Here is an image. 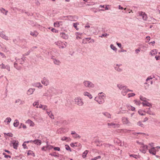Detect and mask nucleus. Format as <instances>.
<instances>
[{
    "label": "nucleus",
    "instance_id": "8fccbe9b",
    "mask_svg": "<svg viewBox=\"0 0 160 160\" xmlns=\"http://www.w3.org/2000/svg\"><path fill=\"white\" fill-rule=\"evenodd\" d=\"M3 155H4V157L6 158H11V157L10 155H7L6 153L5 152H3Z\"/></svg>",
    "mask_w": 160,
    "mask_h": 160
},
{
    "label": "nucleus",
    "instance_id": "f03ea898",
    "mask_svg": "<svg viewBox=\"0 0 160 160\" xmlns=\"http://www.w3.org/2000/svg\"><path fill=\"white\" fill-rule=\"evenodd\" d=\"M75 101L76 103L79 106H82L83 104V102L80 98H76L75 99Z\"/></svg>",
    "mask_w": 160,
    "mask_h": 160
},
{
    "label": "nucleus",
    "instance_id": "de8ad7c7",
    "mask_svg": "<svg viewBox=\"0 0 160 160\" xmlns=\"http://www.w3.org/2000/svg\"><path fill=\"white\" fill-rule=\"evenodd\" d=\"M135 95V93H129L128 94V98H130L132 97H133Z\"/></svg>",
    "mask_w": 160,
    "mask_h": 160
},
{
    "label": "nucleus",
    "instance_id": "a878e982",
    "mask_svg": "<svg viewBox=\"0 0 160 160\" xmlns=\"http://www.w3.org/2000/svg\"><path fill=\"white\" fill-rule=\"evenodd\" d=\"M152 56H153L157 53V49H154L151 51L150 52Z\"/></svg>",
    "mask_w": 160,
    "mask_h": 160
},
{
    "label": "nucleus",
    "instance_id": "72a5a7b5",
    "mask_svg": "<svg viewBox=\"0 0 160 160\" xmlns=\"http://www.w3.org/2000/svg\"><path fill=\"white\" fill-rule=\"evenodd\" d=\"M142 18L145 21H146L147 19V15L145 13L143 14V15L142 17Z\"/></svg>",
    "mask_w": 160,
    "mask_h": 160
},
{
    "label": "nucleus",
    "instance_id": "a211bd4d",
    "mask_svg": "<svg viewBox=\"0 0 160 160\" xmlns=\"http://www.w3.org/2000/svg\"><path fill=\"white\" fill-rule=\"evenodd\" d=\"M117 87L120 90H121V89H122V90H124V89H125L127 88V87H126V86H123L122 85L120 84H118L117 85Z\"/></svg>",
    "mask_w": 160,
    "mask_h": 160
},
{
    "label": "nucleus",
    "instance_id": "e2e57ef3",
    "mask_svg": "<svg viewBox=\"0 0 160 160\" xmlns=\"http://www.w3.org/2000/svg\"><path fill=\"white\" fill-rule=\"evenodd\" d=\"M54 150L55 151H60V148L58 147H55L53 148Z\"/></svg>",
    "mask_w": 160,
    "mask_h": 160
},
{
    "label": "nucleus",
    "instance_id": "680f3d73",
    "mask_svg": "<svg viewBox=\"0 0 160 160\" xmlns=\"http://www.w3.org/2000/svg\"><path fill=\"white\" fill-rule=\"evenodd\" d=\"M144 134L145 135V133H142V132H135L134 133V135H137V134Z\"/></svg>",
    "mask_w": 160,
    "mask_h": 160
},
{
    "label": "nucleus",
    "instance_id": "5701e85b",
    "mask_svg": "<svg viewBox=\"0 0 160 160\" xmlns=\"http://www.w3.org/2000/svg\"><path fill=\"white\" fill-rule=\"evenodd\" d=\"M62 22H56L54 23V26L55 27H59L60 26V24Z\"/></svg>",
    "mask_w": 160,
    "mask_h": 160
},
{
    "label": "nucleus",
    "instance_id": "f8f14e48",
    "mask_svg": "<svg viewBox=\"0 0 160 160\" xmlns=\"http://www.w3.org/2000/svg\"><path fill=\"white\" fill-rule=\"evenodd\" d=\"M33 142L38 145H40L41 144V141L38 139H36L33 141Z\"/></svg>",
    "mask_w": 160,
    "mask_h": 160
},
{
    "label": "nucleus",
    "instance_id": "09e8293b",
    "mask_svg": "<svg viewBox=\"0 0 160 160\" xmlns=\"http://www.w3.org/2000/svg\"><path fill=\"white\" fill-rule=\"evenodd\" d=\"M22 127L24 129H25L26 128V125H24V124H23L22 123H21V125L20 126L19 128H22Z\"/></svg>",
    "mask_w": 160,
    "mask_h": 160
},
{
    "label": "nucleus",
    "instance_id": "aec40b11",
    "mask_svg": "<svg viewBox=\"0 0 160 160\" xmlns=\"http://www.w3.org/2000/svg\"><path fill=\"white\" fill-rule=\"evenodd\" d=\"M0 11L3 14H5V15H7V13L8 12V11L6 10L4 8H0Z\"/></svg>",
    "mask_w": 160,
    "mask_h": 160
},
{
    "label": "nucleus",
    "instance_id": "0e129e2a",
    "mask_svg": "<svg viewBox=\"0 0 160 160\" xmlns=\"http://www.w3.org/2000/svg\"><path fill=\"white\" fill-rule=\"evenodd\" d=\"M102 94V95H101V96H99V97H101L102 98L103 97H105L106 96L105 94L104 93H103L102 92L99 93V94Z\"/></svg>",
    "mask_w": 160,
    "mask_h": 160
},
{
    "label": "nucleus",
    "instance_id": "6e6552de",
    "mask_svg": "<svg viewBox=\"0 0 160 160\" xmlns=\"http://www.w3.org/2000/svg\"><path fill=\"white\" fill-rule=\"evenodd\" d=\"M60 36L62 38L65 39H67L68 37V35L64 32L60 33Z\"/></svg>",
    "mask_w": 160,
    "mask_h": 160
},
{
    "label": "nucleus",
    "instance_id": "ea45409f",
    "mask_svg": "<svg viewBox=\"0 0 160 160\" xmlns=\"http://www.w3.org/2000/svg\"><path fill=\"white\" fill-rule=\"evenodd\" d=\"M110 48L113 50L116 51L117 50V48L113 44H111L110 45Z\"/></svg>",
    "mask_w": 160,
    "mask_h": 160
},
{
    "label": "nucleus",
    "instance_id": "774afa93",
    "mask_svg": "<svg viewBox=\"0 0 160 160\" xmlns=\"http://www.w3.org/2000/svg\"><path fill=\"white\" fill-rule=\"evenodd\" d=\"M9 72L10 71V67L9 65H6V68Z\"/></svg>",
    "mask_w": 160,
    "mask_h": 160
},
{
    "label": "nucleus",
    "instance_id": "a18cd8bd",
    "mask_svg": "<svg viewBox=\"0 0 160 160\" xmlns=\"http://www.w3.org/2000/svg\"><path fill=\"white\" fill-rule=\"evenodd\" d=\"M4 134L5 135H6L7 136L10 137H12L13 136V134L11 132L4 133Z\"/></svg>",
    "mask_w": 160,
    "mask_h": 160
},
{
    "label": "nucleus",
    "instance_id": "37998d69",
    "mask_svg": "<svg viewBox=\"0 0 160 160\" xmlns=\"http://www.w3.org/2000/svg\"><path fill=\"white\" fill-rule=\"evenodd\" d=\"M77 143L75 142V143H71L70 144V146L72 147H77Z\"/></svg>",
    "mask_w": 160,
    "mask_h": 160
},
{
    "label": "nucleus",
    "instance_id": "b1692460",
    "mask_svg": "<svg viewBox=\"0 0 160 160\" xmlns=\"http://www.w3.org/2000/svg\"><path fill=\"white\" fill-rule=\"evenodd\" d=\"M53 60L54 63L55 64L58 65H59L61 63V62L59 60L54 59H53Z\"/></svg>",
    "mask_w": 160,
    "mask_h": 160
},
{
    "label": "nucleus",
    "instance_id": "5fc2aeb1",
    "mask_svg": "<svg viewBox=\"0 0 160 160\" xmlns=\"http://www.w3.org/2000/svg\"><path fill=\"white\" fill-rule=\"evenodd\" d=\"M101 156H98L95 158H92V160H97L98 159L100 158Z\"/></svg>",
    "mask_w": 160,
    "mask_h": 160
},
{
    "label": "nucleus",
    "instance_id": "a19ab883",
    "mask_svg": "<svg viewBox=\"0 0 160 160\" xmlns=\"http://www.w3.org/2000/svg\"><path fill=\"white\" fill-rule=\"evenodd\" d=\"M140 98L141 100L143 101L144 102H146V100L147 99L146 98L143 97L142 96H140Z\"/></svg>",
    "mask_w": 160,
    "mask_h": 160
},
{
    "label": "nucleus",
    "instance_id": "20e7f679",
    "mask_svg": "<svg viewBox=\"0 0 160 160\" xmlns=\"http://www.w3.org/2000/svg\"><path fill=\"white\" fill-rule=\"evenodd\" d=\"M142 145L143 146L141 147L142 148V149L140 150V151H142V153H145L148 150V146L147 145H144L143 143L142 144Z\"/></svg>",
    "mask_w": 160,
    "mask_h": 160
},
{
    "label": "nucleus",
    "instance_id": "2f4dec72",
    "mask_svg": "<svg viewBox=\"0 0 160 160\" xmlns=\"http://www.w3.org/2000/svg\"><path fill=\"white\" fill-rule=\"evenodd\" d=\"M30 34L34 36V37H36L38 35V33L37 32H30Z\"/></svg>",
    "mask_w": 160,
    "mask_h": 160
},
{
    "label": "nucleus",
    "instance_id": "423d86ee",
    "mask_svg": "<svg viewBox=\"0 0 160 160\" xmlns=\"http://www.w3.org/2000/svg\"><path fill=\"white\" fill-rule=\"evenodd\" d=\"M13 148L15 149H17V147L18 145V141L13 140L12 142Z\"/></svg>",
    "mask_w": 160,
    "mask_h": 160
},
{
    "label": "nucleus",
    "instance_id": "bb28decb",
    "mask_svg": "<svg viewBox=\"0 0 160 160\" xmlns=\"http://www.w3.org/2000/svg\"><path fill=\"white\" fill-rule=\"evenodd\" d=\"M51 111H50L49 112L48 111H47V113L48 114V115L49 116V117L51 118H54L53 115L52 114V113H51Z\"/></svg>",
    "mask_w": 160,
    "mask_h": 160
},
{
    "label": "nucleus",
    "instance_id": "7c9ffc66",
    "mask_svg": "<svg viewBox=\"0 0 160 160\" xmlns=\"http://www.w3.org/2000/svg\"><path fill=\"white\" fill-rule=\"evenodd\" d=\"M88 150H85L82 154V157L83 158H85L86 157V155L88 154Z\"/></svg>",
    "mask_w": 160,
    "mask_h": 160
},
{
    "label": "nucleus",
    "instance_id": "c85d7f7f",
    "mask_svg": "<svg viewBox=\"0 0 160 160\" xmlns=\"http://www.w3.org/2000/svg\"><path fill=\"white\" fill-rule=\"evenodd\" d=\"M56 153V152H54L52 153H49V155H51L52 156H53L55 157H59V154H55Z\"/></svg>",
    "mask_w": 160,
    "mask_h": 160
},
{
    "label": "nucleus",
    "instance_id": "9b49d317",
    "mask_svg": "<svg viewBox=\"0 0 160 160\" xmlns=\"http://www.w3.org/2000/svg\"><path fill=\"white\" fill-rule=\"evenodd\" d=\"M35 90L34 88H30L27 91V94L28 95H30L33 93Z\"/></svg>",
    "mask_w": 160,
    "mask_h": 160
},
{
    "label": "nucleus",
    "instance_id": "3c124183",
    "mask_svg": "<svg viewBox=\"0 0 160 160\" xmlns=\"http://www.w3.org/2000/svg\"><path fill=\"white\" fill-rule=\"evenodd\" d=\"M113 127L114 128H118L120 127V125L118 124H115L114 123V125L113 126Z\"/></svg>",
    "mask_w": 160,
    "mask_h": 160
},
{
    "label": "nucleus",
    "instance_id": "052dcab7",
    "mask_svg": "<svg viewBox=\"0 0 160 160\" xmlns=\"http://www.w3.org/2000/svg\"><path fill=\"white\" fill-rule=\"evenodd\" d=\"M31 52L29 50L28 52H27L26 53H25L24 54H23L22 55L23 56H28L29 55V53Z\"/></svg>",
    "mask_w": 160,
    "mask_h": 160
},
{
    "label": "nucleus",
    "instance_id": "338daca9",
    "mask_svg": "<svg viewBox=\"0 0 160 160\" xmlns=\"http://www.w3.org/2000/svg\"><path fill=\"white\" fill-rule=\"evenodd\" d=\"M22 145L23 147L24 148V149H28V147L26 146V143L23 142Z\"/></svg>",
    "mask_w": 160,
    "mask_h": 160
},
{
    "label": "nucleus",
    "instance_id": "0eeeda50",
    "mask_svg": "<svg viewBox=\"0 0 160 160\" xmlns=\"http://www.w3.org/2000/svg\"><path fill=\"white\" fill-rule=\"evenodd\" d=\"M122 120L123 121V123L124 124H128V125H129L130 124V122L128 120V118H127L123 117L122 118Z\"/></svg>",
    "mask_w": 160,
    "mask_h": 160
},
{
    "label": "nucleus",
    "instance_id": "cd10ccee",
    "mask_svg": "<svg viewBox=\"0 0 160 160\" xmlns=\"http://www.w3.org/2000/svg\"><path fill=\"white\" fill-rule=\"evenodd\" d=\"M115 69L118 72H121L122 71V69L119 67L114 66Z\"/></svg>",
    "mask_w": 160,
    "mask_h": 160
},
{
    "label": "nucleus",
    "instance_id": "6ab92c4d",
    "mask_svg": "<svg viewBox=\"0 0 160 160\" xmlns=\"http://www.w3.org/2000/svg\"><path fill=\"white\" fill-rule=\"evenodd\" d=\"M84 96H87L90 99H91L92 98V95L91 94H90V93H89V92H84Z\"/></svg>",
    "mask_w": 160,
    "mask_h": 160
},
{
    "label": "nucleus",
    "instance_id": "f3484780",
    "mask_svg": "<svg viewBox=\"0 0 160 160\" xmlns=\"http://www.w3.org/2000/svg\"><path fill=\"white\" fill-rule=\"evenodd\" d=\"M102 114L104 115L106 117H107L108 118H111V115L109 113H108V112H103Z\"/></svg>",
    "mask_w": 160,
    "mask_h": 160
},
{
    "label": "nucleus",
    "instance_id": "13d9d810",
    "mask_svg": "<svg viewBox=\"0 0 160 160\" xmlns=\"http://www.w3.org/2000/svg\"><path fill=\"white\" fill-rule=\"evenodd\" d=\"M37 48V46H34L32 48L29 50L31 52H32L34 49H36Z\"/></svg>",
    "mask_w": 160,
    "mask_h": 160
},
{
    "label": "nucleus",
    "instance_id": "393cba45",
    "mask_svg": "<svg viewBox=\"0 0 160 160\" xmlns=\"http://www.w3.org/2000/svg\"><path fill=\"white\" fill-rule=\"evenodd\" d=\"M19 123V122L18 120L16 119L15 120L13 123V126L15 127H17Z\"/></svg>",
    "mask_w": 160,
    "mask_h": 160
},
{
    "label": "nucleus",
    "instance_id": "473e14b6",
    "mask_svg": "<svg viewBox=\"0 0 160 160\" xmlns=\"http://www.w3.org/2000/svg\"><path fill=\"white\" fill-rule=\"evenodd\" d=\"M39 105L38 102H35L33 103V105L34 107H36L37 108H38V105Z\"/></svg>",
    "mask_w": 160,
    "mask_h": 160
},
{
    "label": "nucleus",
    "instance_id": "39448f33",
    "mask_svg": "<svg viewBox=\"0 0 160 160\" xmlns=\"http://www.w3.org/2000/svg\"><path fill=\"white\" fill-rule=\"evenodd\" d=\"M41 82L45 86H47L49 84L48 80L45 77L43 78V80L41 81Z\"/></svg>",
    "mask_w": 160,
    "mask_h": 160
},
{
    "label": "nucleus",
    "instance_id": "2eb2a0df",
    "mask_svg": "<svg viewBox=\"0 0 160 160\" xmlns=\"http://www.w3.org/2000/svg\"><path fill=\"white\" fill-rule=\"evenodd\" d=\"M142 104L143 106H146L148 107H152V104H151V103L148 102L146 101L144 102H142Z\"/></svg>",
    "mask_w": 160,
    "mask_h": 160
},
{
    "label": "nucleus",
    "instance_id": "1a4fd4ad",
    "mask_svg": "<svg viewBox=\"0 0 160 160\" xmlns=\"http://www.w3.org/2000/svg\"><path fill=\"white\" fill-rule=\"evenodd\" d=\"M0 36L3 38L4 39L8 40V37L7 36H6L5 35L3 32H0Z\"/></svg>",
    "mask_w": 160,
    "mask_h": 160
},
{
    "label": "nucleus",
    "instance_id": "4d7b16f0",
    "mask_svg": "<svg viewBox=\"0 0 160 160\" xmlns=\"http://www.w3.org/2000/svg\"><path fill=\"white\" fill-rule=\"evenodd\" d=\"M27 122L28 123L30 124V125H32V124H34V123L31 120L28 119L27 121Z\"/></svg>",
    "mask_w": 160,
    "mask_h": 160
},
{
    "label": "nucleus",
    "instance_id": "4be33fe9",
    "mask_svg": "<svg viewBox=\"0 0 160 160\" xmlns=\"http://www.w3.org/2000/svg\"><path fill=\"white\" fill-rule=\"evenodd\" d=\"M28 155H31L33 156V157H35V154L31 150H29L27 153Z\"/></svg>",
    "mask_w": 160,
    "mask_h": 160
},
{
    "label": "nucleus",
    "instance_id": "f257e3e1",
    "mask_svg": "<svg viewBox=\"0 0 160 160\" xmlns=\"http://www.w3.org/2000/svg\"><path fill=\"white\" fill-rule=\"evenodd\" d=\"M84 86L86 88H93L94 87V84L91 82L89 81L85 80L83 82Z\"/></svg>",
    "mask_w": 160,
    "mask_h": 160
},
{
    "label": "nucleus",
    "instance_id": "603ef678",
    "mask_svg": "<svg viewBox=\"0 0 160 160\" xmlns=\"http://www.w3.org/2000/svg\"><path fill=\"white\" fill-rule=\"evenodd\" d=\"M130 157H133L135 158H138V155L135 154H130Z\"/></svg>",
    "mask_w": 160,
    "mask_h": 160
},
{
    "label": "nucleus",
    "instance_id": "4468645a",
    "mask_svg": "<svg viewBox=\"0 0 160 160\" xmlns=\"http://www.w3.org/2000/svg\"><path fill=\"white\" fill-rule=\"evenodd\" d=\"M14 67L18 70H20L22 68L21 67L18 66V63L16 62L14 63Z\"/></svg>",
    "mask_w": 160,
    "mask_h": 160
},
{
    "label": "nucleus",
    "instance_id": "69168bd1",
    "mask_svg": "<svg viewBox=\"0 0 160 160\" xmlns=\"http://www.w3.org/2000/svg\"><path fill=\"white\" fill-rule=\"evenodd\" d=\"M51 31H52V32H55V33H57V32H58V30H56L55 29L53 28H52L51 29Z\"/></svg>",
    "mask_w": 160,
    "mask_h": 160
},
{
    "label": "nucleus",
    "instance_id": "9d476101",
    "mask_svg": "<svg viewBox=\"0 0 160 160\" xmlns=\"http://www.w3.org/2000/svg\"><path fill=\"white\" fill-rule=\"evenodd\" d=\"M144 112H146L149 115H155L154 113L150 110V108L146 109L145 111H144Z\"/></svg>",
    "mask_w": 160,
    "mask_h": 160
},
{
    "label": "nucleus",
    "instance_id": "e433bc0d",
    "mask_svg": "<svg viewBox=\"0 0 160 160\" xmlns=\"http://www.w3.org/2000/svg\"><path fill=\"white\" fill-rule=\"evenodd\" d=\"M78 25H79V23L78 22L74 23H73V27L77 30H78L79 29V28H77V26Z\"/></svg>",
    "mask_w": 160,
    "mask_h": 160
},
{
    "label": "nucleus",
    "instance_id": "412c9836",
    "mask_svg": "<svg viewBox=\"0 0 160 160\" xmlns=\"http://www.w3.org/2000/svg\"><path fill=\"white\" fill-rule=\"evenodd\" d=\"M15 102L16 103H19V105H20L23 104L24 103V102L21 100L20 99H18L16 100Z\"/></svg>",
    "mask_w": 160,
    "mask_h": 160
},
{
    "label": "nucleus",
    "instance_id": "f704fd0d",
    "mask_svg": "<svg viewBox=\"0 0 160 160\" xmlns=\"http://www.w3.org/2000/svg\"><path fill=\"white\" fill-rule=\"evenodd\" d=\"M26 58L24 57V56H23L22 57L21 59L22 60L23 62H20V64H23V63L25 62V61L26 60Z\"/></svg>",
    "mask_w": 160,
    "mask_h": 160
},
{
    "label": "nucleus",
    "instance_id": "ddd939ff",
    "mask_svg": "<svg viewBox=\"0 0 160 160\" xmlns=\"http://www.w3.org/2000/svg\"><path fill=\"white\" fill-rule=\"evenodd\" d=\"M33 86L35 87H38L39 88H42V86L40 82H36L33 83Z\"/></svg>",
    "mask_w": 160,
    "mask_h": 160
},
{
    "label": "nucleus",
    "instance_id": "dca6fc26",
    "mask_svg": "<svg viewBox=\"0 0 160 160\" xmlns=\"http://www.w3.org/2000/svg\"><path fill=\"white\" fill-rule=\"evenodd\" d=\"M61 140L62 141H66L67 142H69L71 140V139L69 137H63L62 138Z\"/></svg>",
    "mask_w": 160,
    "mask_h": 160
},
{
    "label": "nucleus",
    "instance_id": "79ce46f5",
    "mask_svg": "<svg viewBox=\"0 0 160 160\" xmlns=\"http://www.w3.org/2000/svg\"><path fill=\"white\" fill-rule=\"evenodd\" d=\"M137 124L142 127H143L144 126V124L140 121L138 122Z\"/></svg>",
    "mask_w": 160,
    "mask_h": 160
},
{
    "label": "nucleus",
    "instance_id": "c03bdc74",
    "mask_svg": "<svg viewBox=\"0 0 160 160\" xmlns=\"http://www.w3.org/2000/svg\"><path fill=\"white\" fill-rule=\"evenodd\" d=\"M75 16H71V15H69L67 16L66 17L67 18L69 19H71V20H72L71 19H73L74 17Z\"/></svg>",
    "mask_w": 160,
    "mask_h": 160
},
{
    "label": "nucleus",
    "instance_id": "58836bf2",
    "mask_svg": "<svg viewBox=\"0 0 160 160\" xmlns=\"http://www.w3.org/2000/svg\"><path fill=\"white\" fill-rule=\"evenodd\" d=\"M66 149L68 151H69L70 152H71V150L68 145H66L65 146Z\"/></svg>",
    "mask_w": 160,
    "mask_h": 160
},
{
    "label": "nucleus",
    "instance_id": "7ed1b4c3",
    "mask_svg": "<svg viewBox=\"0 0 160 160\" xmlns=\"http://www.w3.org/2000/svg\"><path fill=\"white\" fill-rule=\"evenodd\" d=\"M94 100L100 104L103 103L104 102V99L101 97H95Z\"/></svg>",
    "mask_w": 160,
    "mask_h": 160
},
{
    "label": "nucleus",
    "instance_id": "6e6d98bb",
    "mask_svg": "<svg viewBox=\"0 0 160 160\" xmlns=\"http://www.w3.org/2000/svg\"><path fill=\"white\" fill-rule=\"evenodd\" d=\"M0 67L1 68L5 69L6 68V66H5L4 64L2 63L0 65Z\"/></svg>",
    "mask_w": 160,
    "mask_h": 160
},
{
    "label": "nucleus",
    "instance_id": "49530a36",
    "mask_svg": "<svg viewBox=\"0 0 160 160\" xmlns=\"http://www.w3.org/2000/svg\"><path fill=\"white\" fill-rule=\"evenodd\" d=\"M109 35V34H108L107 33H105L102 34L101 36H99V37L102 38L103 37H107V36H108Z\"/></svg>",
    "mask_w": 160,
    "mask_h": 160
},
{
    "label": "nucleus",
    "instance_id": "bf43d9fd",
    "mask_svg": "<svg viewBox=\"0 0 160 160\" xmlns=\"http://www.w3.org/2000/svg\"><path fill=\"white\" fill-rule=\"evenodd\" d=\"M142 112L143 111L142 110H139L138 111V112L140 115L143 116L144 115V114L142 113Z\"/></svg>",
    "mask_w": 160,
    "mask_h": 160
},
{
    "label": "nucleus",
    "instance_id": "864d4df0",
    "mask_svg": "<svg viewBox=\"0 0 160 160\" xmlns=\"http://www.w3.org/2000/svg\"><path fill=\"white\" fill-rule=\"evenodd\" d=\"M25 13L28 16H32L33 14L32 13H30L28 12H25Z\"/></svg>",
    "mask_w": 160,
    "mask_h": 160
},
{
    "label": "nucleus",
    "instance_id": "c756f323",
    "mask_svg": "<svg viewBox=\"0 0 160 160\" xmlns=\"http://www.w3.org/2000/svg\"><path fill=\"white\" fill-rule=\"evenodd\" d=\"M127 92L128 91H127L126 88L124 90H122L121 92L123 96L126 95Z\"/></svg>",
    "mask_w": 160,
    "mask_h": 160
},
{
    "label": "nucleus",
    "instance_id": "4c0bfd02",
    "mask_svg": "<svg viewBox=\"0 0 160 160\" xmlns=\"http://www.w3.org/2000/svg\"><path fill=\"white\" fill-rule=\"evenodd\" d=\"M47 148H48V149L50 150L52 148H53L54 147L52 145H49L48 144H47V146H46Z\"/></svg>",
    "mask_w": 160,
    "mask_h": 160
},
{
    "label": "nucleus",
    "instance_id": "c9c22d12",
    "mask_svg": "<svg viewBox=\"0 0 160 160\" xmlns=\"http://www.w3.org/2000/svg\"><path fill=\"white\" fill-rule=\"evenodd\" d=\"M11 121V119L9 118L8 117L4 121V122H6L8 123H9Z\"/></svg>",
    "mask_w": 160,
    "mask_h": 160
}]
</instances>
